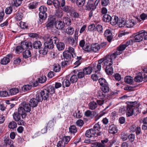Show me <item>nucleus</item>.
Here are the masks:
<instances>
[{
	"mask_svg": "<svg viewBox=\"0 0 147 147\" xmlns=\"http://www.w3.org/2000/svg\"><path fill=\"white\" fill-rule=\"evenodd\" d=\"M65 23L60 20L55 21V26L59 30H62L65 27Z\"/></svg>",
	"mask_w": 147,
	"mask_h": 147,
	"instance_id": "obj_11",
	"label": "nucleus"
},
{
	"mask_svg": "<svg viewBox=\"0 0 147 147\" xmlns=\"http://www.w3.org/2000/svg\"><path fill=\"white\" fill-rule=\"evenodd\" d=\"M96 134V132L91 128L86 131L85 135L87 137L91 138L94 136Z\"/></svg>",
	"mask_w": 147,
	"mask_h": 147,
	"instance_id": "obj_15",
	"label": "nucleus"
},
{
	"mask_svg": "<svg viewBox=\"0 0 147 147\" xmlns=\"http://www.w3.org/2000/svg\"><path fill=\"white\" fill-rule=\"evenodd\" d=\"M85 1V0H77L76 4L79 6H83L84 4Z\"/></svg>",
	"mask_w": 147,
	"mask_h": 147,
	"instance_id": "obj_59",
	"label": "nucleus"
},
{
	"mask_svg": "<svg viewBox=\"0 0 147 147\" xmlns=\"http://www.w3.org/2000/svg\"><path fill=\"white\" fill-rule=\"evenodd\" d=\"M111 20L110 21L111 24L114 26L116 25L118 22V18L116 16H113L111 17Z\"/></svg>",
	"mask_w": 147,
	"mask_h": 147,
	"instance_id": "obj_25",
	"label": "nucleus"
},
{
	"mask_svg": "<svg viewBox=\"0 0 147 147\" xmlns=\"http://www.w3.org/2000/svg\"><path fill=\"white\" fill-rule=\"evenodd\" d=\"M78 80L76 76L73 75L71 77L69 80L71 83H74L77 82Z\"/></svg>",
	"mask_w": 147,
	"mask_h": 147,
	"instance_id": "obj_49",
	"label": "nucleus"
},
{
	"mask_svg": "<svg viewBox=\"0 0 147 147\" xmlns=\"http://www.w3.org/2000/svg\"><path fill=\"white\" fill-rule=\"evenodd\" d=\"M92 68L91 67H88L85 68L83 69V71L85 74H90L92 71Z\"/></svg>",
	"mask_w": 147,
	"mask_h": 147,
	"instance_id": "obj_33",
	"label": "nucleus"
},
{
	"mask_svg": "<svg viewBox=\"0 0 147 147\" xmlns=\"http://www.w3.org/2000/svg\"><path fill=\"white\" fill-rule=\"evenodd\" d=\"M111 17L109 15L105 14L102 17V20L103 21L105 22H109L111 20Z\"/></svg>",
	"mask_w": 147,
	"mask_h": 147,
	"instance_id": "obj_38",
	"label": "nucleus"
},
{
	"mask_svg": "<svg viewBox=\"0 0 147 147\" xmlns=\"http://www.w3.org/2000/svg\"><path fill=\"white\" fill-rule=\"evenodd\" d=\"M47 40L45 42L44 45L45 47L50 49H53L54 47L53 41L55 44H57L59 41V39L55 36H52L50 38H47Z\"/></svg>",
	"mask_w": 147,
	"mask_h": 147,
	"instance_id": "obj_3",
	"label": "nucleus"
},
{
	"mask_svg": "<svg viewBox=\"0 0 147 147\" xmlns=\"http://www.w3.org/2000/svg\"><path fill=\"white\" fill-rule=\"evenodd\" d=\"M131 41H127L125 44L121 45L119 46L117 49V51L113 53L116 55V56L120 55L122 53V52L124 51L126 48L128 46L130 45L131 44Z\"/></svg>",
	"mask_w": 147,
	"mask_h": 147,
	"instance_id": "obj_6",
	"label": "nucleus"
},
{
	"mask_svg": "<svg viewBox=\"0 0 147 147\" xmlns=\"http://www.w3.org/2000/svg\"><path fill=\"white\" fill-rule=\"evenodd\" d=\"M144 31L142 30L138 32V42L142 41L143 39V33Z\"/></svg>",
	"mask_w": 147,
	"mask_h": 147,
	"instance_id": "obj_55",
	"label": "nucleus"
},
{
	"mask_svg": "<svg viewBox=\"0 0 147 147\" xmlns=\"http://www.w3.org/2000/svg\"><path fill=\"white\" fill-rule=\"evenodd\" d=\"M109 131L110 133L114 134L117 132V130L116 126L113 125L109 127Z\"/></svg>",
	"mask_w": 147,
	"mask_h": 147,
	"instance_id": "obj_28",
	"label": "nucleus"
},
{
	"mask_svg": "<svg viewBox=\"0 0 147 147\" xmlns=\"http://www.w3.org/2000/svg\"><path fill=\"white\" fill-rule=\"evenodd\" d=\"M105 68V71L107 74L111 75L113 73V69L112 65L104 67Z\"/></svg>",
	"mask_w": 147,
	"mask_h": 147,
	"instance_id": "obj_24",
	"label": "nucleus"
},
{
	"mask_svg": "<svg viewBox=\"0 0 147 147\" xmlns=\"http://www.w3.org/2000/svg\"><path fill=\"white\" fill-rule=\"evenodd\" d=\"M11 57V55H7L6 57L3 58L1 60V63L3 65H6L10 61V57Z\"/></svg>",
	"mask_w": 147,
	"mask_h": 147,
	"instance_id": "obj_20",
	"label": "nucleus"
},
{
	"mask_svg": "<svg viewBox=\"0 0 147 147\" xmlns=\"http://www.w3.org/2000/svg\"><path fill=\"white\" fill-rule=\"evenodd\" d=\"M22 105L26 112H29L31 111V106L29 103L24 102L22 103Z\"/></svg>",
	"mask_w": 147,
	"mask_h": 147,
	"instance_id": "obj_17",
	"label": "nucleus"
},
{
	"mask_svg": "<svg viewBox=\"0 0 147 147\" xmlns=\"http://www.w3.org/2000/svg\"><path fill=\"white\" fill-rule=\"evenodd\" d=\"M133 39H131L127 41H131V44L130 45H131L132 44H133V43L135 42H138V35L136 34V35H135L134 36H133Z\"/></svg>",
	"mask_w": 147,
	"mask_h": 147,
	"instance_id": "obj_54",
	"label": "nucleus"
},
{
	"mask_svg": "<svg viewBox=\"0 0 147 147\" xmlns=\"http://www.w3.org/2000/svg\"><path fill=\"white\" fill-rule=\"evenodd\" d=\"M65 51H67V52L71 54L72 57L74 58L76 57V55L75 53L74 49L71 47H69Z\"/></svg>",
	"mask_w": 147,
	"mask_h": 147,
	"instance_id": "obj_32",
	"label": "nucleus"
},
{
	"mask_svg": "<svg viewBox=\"0 0 147 147\" xmlns=\"http://www.w3.org/2000/svg\"><path fill=\"white\" fill-rule=\"evenodd\" d=\"M96 30L100 33H102L103 32V28L102 26L98 24L96 27Z\"/></svg>",
	"mask_w": 147,
	"mask_h": 147,
	"instance_id": "obj_62",
	"label": "nucleus"
},
{
	"mask_svg": "<svg viewBox=\"0 0 147 147\" xmlns=\"http://www.w3.org/2000/svg\"><path fill=\"white\" fill-rule=\"evenodd\" d=\"M78 39L77 36H75L74 38L71 37L69 38V41L73 47H75L77 45Z\"/></svg>",
	"mask_w": 147,
	"mask_h": 147,
	"instance_id": "obj_18",
	"label": "nucleus"
},
{
	"mask_svg": "<svg viewBox=\"0 0 147 147\" xmlns=\"http://www.w3.org/2000/svg\"><path fill=\"white\" fill-rule=\"evenodd\" d=\"M38 5L37 2L36 1L31 2L29 4L28 7L29 9H33L36 8Z\"/></svg>",
	"mask_w": 147,
	"mask_h": 147,
	"instance_id": "obj_29",
	"label": "nucleus"
},
{
	"mask_svg": "<svg viewBox=\"0 0 147 147\" xmlns=\"http://www.w3.org/2000/svg\"><path fill=\"white\" fill-rule=\"evenodd\" d=\"M130 131L131 132H134L136 131L137 135L138 134V127H136L134 125H132L129 128Z\"/></svg>",
	"mask_w": 147,
	"mask_h": 147,
	"instance_id": "obj_50",
	"label": "nucleus"
},
{
	"mask_svg": "<svg viewBox=\"0 0 147 147\" xmlns=\"http://www.w3.org/2000/svg\"><path fill=\"white\" fill-rule=\"evenodd\" d=\"M124 81L127 83L131 84L133 82V78L129 76H127L124 78Z\"/></svg>",
	"mask_w": 147,
	"mask_h": 147,
	"instance_id": "obj_31",
	"label": "nucleus"
},
{
	"mask_svg": "<svg viewBox=\"0 0 147 147\" xmlns=\"http://www.w3.org/2000/svg\"><path fill=\"white\" fill-rule=\"evenodd\" d=\"M90 49L92 51L97 52L100 49L99 45L97 43H93L91 45Z\"/></svg>",
	"mask_w": 147,
	"mask_h": 147,
	"instance_id": "obj_19",
	"label": "nucleus"
},
{
	"mask_svg": "<svg viewBox=\"0 0 147 147\" xmlns=\"http://www.w3.org/2000/svg\"><path fill=\"white\" fill-rule=\"evenodd\" d=\"M73 113V115L74 117L77 118H80L82 117V114L80 111L78 109L76 108H74L71 111Z\"/></svg>",
	"mask_w": 147,
	"mask_h": 147,
	"instance_id": "obj_12",
	"label": "nucleus"
},
{
	"mask_svg": "<svg viewBox=\"0 0 147 147\" xmlns=\"http://www.w3.org/2000/svg\"><path fill=\"white\" fill-rule=\"evenodd\" d=\"M54 125V122L52 121H50L47 124V129H50V128H52Z\"/></svg>",
	"mask_w": 147,
	"mask_h": 147,
	"instance_id": "obj_64",
	"label": "nucleus"
},
{
	"mask_svg": "<svg viewBox=\"0 0 147 147\" xmlns=\"http://www.w3.org/2000/svg\"><path fill=\"white\" fill-rule=\"evenodd\" d=\"M47 7L44 6H41L39 8V18L42 20H45L47 17V13H46L47 11Z\"/></svg>",
	"mask_w": 147,
	"mask_h": 147,
	"instance_id": "obj_7",
	"label": "nucleus"
},
{
	"mask_svg": "<svg viewBox=\"0 0 147 147\" xmlns=\"http://www.w3.org/2000/svg\"><path fill=\"white\" fill-rule=\"evenodd\" d=\"M98 82L101 86V89L104 92H108L109 89L108 84L105 79L101 78L98 79Z\"/></svg>",
	"mask_w": 147,
	"mask_h": 147,
	"instance_id": "obj_5",
	"label": "nucleus"
},
{
	"mask_svg": "<svg viewBox=\"0 0 147 147\" xmlns=\"http://www.w3.org/2000/svg\"><path fill=\"white\" fill-rule=\"evenodd\" d=\"M62 9L64 11L67 13H70L71 11V8L68 6H64L62 7Z\"/></svg>",
	"mask_w": 147,
	"mask_h": 147,
	"instance_id": "obj_51",
	"label": "nucleus"
},
{
	"mask_svg": "<svg viewBox=\"0 0 147 147\" xmlns=\"http://www.w3.org/2000/svg\"><path fill=\"white\" fill-rule=\"evenodd\" d=\"M63 21L64 23L67 26H70L71 24V21L70 19L68 17H65L63 18Z\"/></svg>",
	"mask_w": 147,
	"mask_h": 147,
	"instance_id": "obj_47",
	"label": "nucleus"
},
{
	"mask_svg": "<svg viewBox=\"0 0 147 147\" xmlns=\"http://www.w3.org/2000/svg\"><path fill=\"white\" fill-rule=\"evenodd\" d=\"M42 45L41 42L39 41H36L33 43V48L36 49H39Z\"/></svg>",
	"mask_w": 147,
	"mask_h": 147,
	"instance_id": "obj_30",
	"label": "nucleus"
},
{
	"mask_svg": "<svg viewBox=\"0 0 147 147\" xmlns=\"http://www.w3.org/2000/svg\"><path fill=\"white\" fill-rule=\"evenodd\" d=\"M136 24V22L132 20H129L126 22L125 26L126 27L130 28Z\"/></svg>",
	"mask_w": 147,
	"mask_h": 147,
	"instance_id": "obj_26",
	"label": "nucleus"
},
{
	"mask_svg": "<svg viewBox=\"0 0 147 147\" xmlns=\"http://www.w3.org/2000/svg\"><path fill=\"white\" fill-rule=\"evenodd\" d=\"M137 102H130L129 104H128L127 107L126 115L127 117H130L132 115L133 113L135 111L137 112L138 111L137 109Z\"/></svg>",
	"mask_w": 147,
	"mask_h": 147,
	"instance_id": "obj_2",
	"label": "nucleus"
},
{
	"mask_svg": "<svg viewBox=\"0 0 147 147\" xmlns=\"http://www.w3.org/2000/svg\"><path fill=\"white\" fill-rule=\"evenodd\" d=\"M94 130L95 132L99 131L100 129V127L98 123L96 124L94 126L93 128H92Z\"/></svg>",
	"mask_w": 147,
	"mask_h": 147,
	"instance_id": "obj_56",
	"label": "nucleus"
},
{
	"mask_svg": "<svg viewBox=\"0 0 147 147\" xmlns=\"http://www.w3.org/2000/svg\"><path fill=\"white\" fill-rule=\"evenodd\" d=\"M66 33L69 35H72L74 32V29L73 28L71 27H68L66 29Z\"/></svg>",
	"mask_w": 147,
	"mask_h": 147,
	"instance_id": "obj_43",
	"label": "nucleus"
},
{
	"mask_svg": "<svg viewBox=\"0 0 147 147\" xmlns=\"http://www.w3.org/2000/svg\"><path fill=\"white\" fill-rule=\"evenodd\" d=\"M92 70H93L95 73H98L101 69V66L100 64H98L96 63L95 62L92 65L91 67Z\"/></svg>",
	"mask_w": 147,
	"mask_h": 147,
	"instance_id": "obj_13",
	"label": "nucleus"
},
{
	"mask_svg": "<svg viewBox=\"0 0 147 147\" xmlns=\"http://www.w3.org/2000/svg\"><path fill=\"white\" fill-rule=\"evenodd\" d=\"M26 112L22 107H20L18 108V113L21 116L22 118L26 117Z\"/></svg>",
	"mask_w": 147,
	"mask_h": 147,
	"instance_id": "obj_22",
	"label": "nucleus"
},
{
	"mask_svg": "<svg viewBox=\"0 0 147 147\" xmlns=\"http://www.w3.org/2000/svg\"><path fill=\"white\" fill-rule=\"evenodd\" d=\"M126 22L124 18H121V20H120L119 22V26L120 27H121L125 26Z\"/></svg>",
	"mask_w": 147,
	"mask_h": 147,
	"instance_id": "obj_48",
	"label": "nucleus"
},
{
	"mask_svg": "<svg viewBox=\"0 0 147 147\" xmlns=\"http://www.w3.org/2000/svg\"><path fill=\"white\" fill-rule=\"evenodd\" d=\"M55 19L53 17H49L47 21L45 23V26L47 29L49 30L53 28L54 25H55Z\"/></svg>",
	"mask_w": 147,
	"mask_h": 147,
	"instance_id": "obj_8",
	"label": "nucleus"
},
{
	"mask_svg": "<svg viewBox=\"0 0 147 147\" xmlns=\"http://www.w3.org/2000/svg\"><path fill=\"white\" fill-rule=\"evenodd\" d=\"M108 142V140L106 139L104 140H102L101 141V143H96L93 144V147H104L105 146V144Z\"/></svg>",
	"mask_w": 147,
	"mask_h": 147,
	"instance_id": "obj_21",
	"label": "nucleus"
},
{
	"mask_svg": "<svg viewBox=\"0 0 147 147\" xmlns=\"http://www.w3.org/2000/svg\"><path fill=\"white\" fill-rule=\"evenodd\" d=\"M67 78L68 77H67L62 81V86L63 87H68L71 84V82L69 81V80Z\"/></svg>",
	"mask_w": 147,
	"mask_h": 147,
	"instance_id": "obj_27",
	"label": "nucleus"
},
{
	"mask_svg": "<svg viewBox=\"0 0 147 147\" xmlns=\"http://www.w3.org/2000/svg\"><path fill=\"white\" fill-rule=\"evenodd\" d=\"M23 56L24 58H28L31 56V53L30 51L29 50H26L23 53Z\"/></svg>",
	"mask_w": 147,
	"mask_h": 147,
	"instance_id": "obj_36",
	"label": "nucleus"
},
{
	"mask_svg": "<svg viewBox=\"0 0 147 147\" xmlns=\"http://www.w3.org/2000/svg\"><path fill=\"white\" fill-rule=\"evenodd\" d=\"M70 137L69 136H65L63 138L62 140L65 144H67L70 141Z\"/></svg>",
	"mask_w": 147,
	"mask_h": 147,
	"instance_id": "obj_60",
	"label": "nucleus"
},
{
	"mask_svg": "<svg viewBox=\"0 0 147 147\" xmlns=\"http://www.w3.org/2000/svg\"><path fill=\"white\" fill-rule=\"evenodd\" d=\"M96 115V112L94 111H91L89 110L86 111L85 113V115L87 117L93 118Z\"/></svg>",
	"mask_w": 147,
	"mask_h": 147,
	"instance_id": "obj_23",
	"label": "nucleus"
},
{
	"mask_svg": "<svg viewBox=\"0 0 147 147\" xmlns=\"http://www.w3.org/2000/svg\"><path fill=\"white\" fill-rule=\"evenodd\" d=\"M48 49L45 46L43 48H42L39 51L40 53L43 55H46L48 52Z\"/></svg>",
	"mask_w": 147,
	"mask_h": 147,
	"instance_id": "obj_52",
	"label": "nucleus"
},
{
	"mask_svg": "<svg viewBox=\"0 0 147 147\" xmlns=\"http://www.w3.org/2000/svg\"><path fill=\"white\" fill-rule=\"evenodd\" d=\"M28 42H22L21 44V47L23 50L28 49Z\"/></svg>",
	"mask_w": 147,
	"mask_h": 147,
	"instance_id": "obj_42",
	"label": "nucleus"
},
{
	"mask_svg": "<svg viewBox=\"0 0 147 147\" xmlns=\"http://www.w3.org/2000/svg\"><path fill=\"white\" fill-rule=\"evenodd\" d=\"M88 30L91 31H96V27L94 24H92L88 26Z\"/></svg>",
	"mask_w": 147,
	"mask_h": 147,
	"instance_id": "obj_63",
	"label": "nucleus"
},
{
	"mask_svg": "<svg viewBox=\"0 0 147 147\" xmlns=\"http://www.w3.org/2000/svg\"><path fill=\"white\" fill-rule=\"evenodd\" d=\"M4 142L6 146L11 145L13 144L12 141L9 137H5L4 139Z\"/></svg>",
	"mask_w": 147,
	"mask_h": 147,
	"instance_id": "obj_37",
	"label": "nucleus"
},
{
	"mask_svg": "<svg viewBox=\"0 0 147 147\" xmlns=\"http://www.w3.org/2000/svg\"><path fill=\"white\" fill-rule=\"evenodd\" d=\"M63 55L65 61H71L72 57L71 53L67 52V51H65L63 53Z\"/></svg>",
	"mask_w": 147,
	"mask_h": 147,
	"instance_id": "obj_14",
	"label": "nucleus"
},
{
	"mask_svg": "<svg viewBox=\"0 0 147 147\" xmlns=\"http://www.w3.org/2000/svg\"><path fill=\"white\" fill-rule=\"evenodd\" d=\"M63 12L61 10L57 9L55 13V16L59 18H61L63 16Z\"/></svg>",
	"mask_w": 147,
	"mask_h": 147,
	"instance_id": "obj_34",
	"label": "nucleus"
},
{
	"mask_svg": "<svg viewBox=\"0 0 147 147\" xmlns=\"http://www.w3.org/2000/svg\"><path fill=\"white\" fill-rule=\"evenodd\" d=\"M104 35L107 37V40L110 42L112 39V33L109 30H107L105 32Z\"/></svg>",
	"mask_w": 147,
	"mask_h": 147,
	"instance_id": "obj_16",
	"label": "nucleus"
},
{
	"mask_svg": "<svg viewBox=\"0 0 147 147\" xmlns=\"http://www.w3.org/2000/svg\"><path fill=\"white\" fill-rule=\"evenodd\" d=\"M12 7L10 6L7 7L5 10V13L7 14H10L12 12Z\"/></svg>",
	"mask_w": 147,
	"mask_h": 147,
	"instance_id": "obj_61",
	"label": "nucleus"
},
{
	"mask_svg": "<svg viewBox=\"0 0 147 147\" xmlns=\"http://www.w3.org/2000/svg\"><path fill=\"white\" fill-rule=\"evenodd\" d=\"M54 71L56 72H59L61 69L60 65L58 64H55L54 65Z\"/></svg>",
	"mask_w": 147,
	"mask_h": 147,
	"instance_id": "obj_53",
	"label": "nucleus"
},
{
	"mask_svg": "<svg viewBox=\"0 0 147 147\" xmlns=\"http://www.w3.org/2000/svg\"><path fill=\"white\" fill-rule=\"evenodd\" d=\"M128 137V135L127 134L125 133H121V138L124 141L126 140Z\"/></svg>",
	"mask_w": 147,
	"mask_h": 147,
	"instance_id": "obj_57",
	"label": "nucleus"
},
{
	"mask_svg": "<svg viewBox=\"0 0 147 147\" xmlns=\"http://www.w3.org/2000/svg\"><path fill=\"white\" fill-rule=\"evenodd\" d=\"M20 115L17 112L14 113L13 115L14 119L16 121H19L20 119Z\"/></svg>",
	"mask_w": 147,
	"mask_h": 147,
	"instance_id": "obj_45",
	"label": "nucleus"
},
{
	"mask_svg": "<svg viewBox=\"0 0 147 147\" xmlns=\"http://www.w3.org/2000/svg\"><path fill=\"white\" fill-rule=\"evenodd\" d=\"M55 91L54 87L51 85L49 86L46 89L41 91L40 93H37V97H38V100L41 101L43 99L47 100L49 97H51L55 94Z\"/></svg>",
	"mask_w": 147,
	"mask_h": 147,
	"instance_id": "obj_1",
	"label": "nucleus"
},
{
	"mask_svg": "<svg viewBox=\"0 0 147 147\" xmlns=\"http://www.w3.org/2000/svg\"><path fill=\"white\" fill-rule=\"evenodd\" d=\"M89 107L90 109L93 110L97 107V104L95 102H91L89 105Z\"/></svg>",
	"mask_w": 147,
	"mask_h": 147,
	"instance_id": "obj_40",
	"label": "nucleus"
},
{
	"mask_svg": "<svg viewBox=\"0 0 147 147\" xmlns=\"http://www.w3.org/2000/svg\"><path fill=\"white\" fill-rule=\"evenodd\" d=\"M17 125L16 122L12 121L10 122L8 124V127L11 129H14L17 127Z\"/></svg>",
	"mask_w": 147,
	"mask_h": 147,
	"instance_id": "obj_41",
	"label": "nucleus"
},
{
	"mask_svg": "<svg viewBox=\"0 0 147 147\" xmlns=\"http://www.w3.org/2000/svg\"><path fill=\"white\" fill-rule=\"evenodd\" d=\"M57 47L59 51H61L64 49L65 47V45L63 43L59 42L56 44Z\"/></svg>",
	"mask_w": 147,
	"mask_h": 147,
	"instance_id": "obj_35",
	"label": "nucleus"
},
{
	"mask_svg": "<svg viewBox=\"0 0 147 147\" xmlns=\"http://www.w3.org/2000/svg\"><path fill=\"white\" fill-rule=\"evenodd\" d=\"M69 132L73 134L76 133L77 131V129L75 126L72 125L69 128Z\"/></svg>",
	"mask_w": 147,
	"mask_h": 147,
	"instance_id": "obj_46",
	"label": "nucleus"
},
{
	"mask_svg": "<svg viewBox=\"0 0 147 147\" xmlns=\"http://www.w3.org/2000/svg\"><path fill=\"white\" fill-rule=\"evenodd\" d=\"M107 92H104L102 90L99 91L98 92V98L102 99L105 96V93Z\"/></svg>",
	"mask_w": 147,
	"mask_h": 147,
	"instance_id": "obj_39",
	"label": "nucleus"
},
{
	"mask_svg": "<svg viewBox=\"0 0 147 147\" xmlns=\"http://www.w3.org/2000/svg\"><path fill=\"white\" fill-rule=\"evenodd\" d=\"M85 6L86 9L88 10L91 9L94 10L96 8V7L94 5V1L92 0H88Z\"/></svg>",
	"mask_w": 147,
	"mask_h": 147,
	"instance_id": "obj_9",
	"label": "nucleus"
},
{
	"mask_svg": "<svg viewBox=\"0 0 147 147\" xmlns=\"http://www.w3.org/2000/svg\"><path fill=\"white\" fill-rule=\"evenodd\" d=\"M46 77L45 76H43L38 78V82L41 83H44L46 80Z\"/></svg>",
	"mask_w": 147,
	"mask_h": 147,
	"instance_id": "obj_58",
	"label": "nucleus"
},
{
	"mask_svg": "<svg viewBox=\"0 0 147 147\" xmlns=\"http://www.w3.org/2000/svg\"><path fill=\"white\" fill-rule=\"evenodd\" d=\"M38 97H37V94L36 95V98H32L29 101V103L32 107H36L38 105V103L40 101L41 102V100H38Z\"/></svg>",
	"mask_w": 147,
	"mask_h": 147,
	"instance_id": "obj_10",
	"label": "nucleus"
},
{
	"mask_svg": "<svg viewBox=\"0 0 147 147\" xmlns=\"http://www.w3.org/2000/svg\"><path fill=\"white\" fill-rule=\"evenodd\" d=\"M19 90L18 88H13L9 90V94L11 95H13L16 94L19 92Z\"/></svg>",
	"mask_w": 147,
	"mask_h": 147,
	"instance_id": "obj_44",
	"label": "nucleus"
},
{
	"mask_svg": "<svg viewBox=\"0 0 147 147\" xmlns=\"http://www.w3.org/2000/svg\"><path fill=\"white\" fill-rule=\"evenodd\" d=\"M116 57V55L113 53L107 55L104 59V67L112 65L113 63V60L115 59Z\"/></svg>",
	"mask_w": 147,
	"mask_h": 147,
	"instance_id": "obj_4",
	"label": "nucleus"
}]
</instances>
